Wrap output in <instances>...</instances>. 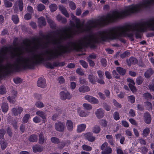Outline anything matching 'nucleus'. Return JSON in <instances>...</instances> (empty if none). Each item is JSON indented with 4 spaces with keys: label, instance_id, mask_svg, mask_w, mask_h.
Instances as JSON below:
<instances>
[{
    "label": "nucleus",
    "instance_id": "f257e3e1",
    "mask_svg": "<svg viewBox=\"0 0 154 154\" xmlns=\"http://www.w3.org/2000/svg\"><path fill=\"white\" fill-rule=\"evenodd\" d=\"M23 43L28 48V51L30 54L28 56L24 57L21 56V53H17L13 63H8L5 66H0V77L2 73L8 74L22 69L33 68V45L31 46V43L28 40L24 41Z\"/></svg>",
    "mask_w": 154,
    "mask_h": 154
},
{
    "label": "nucleus",
    "instance_id": "f03ea898",
    "mask_svg": "<svg viewBox=\"0 0 154 154\" xmlns=\"http://www.w3.org/2000/svg\"><path fill=\"white\" fill-rule=\"evenodd\" d=\"M154 3V0H143L138 4L134 5V13L138 12L143 8L148 7Z\"/></svg>",
    "mask_w": 154,
    "mask_h": 154
},
{
    "label": "nucleus",
    "instance_id": "7ed1b4c3",
    "mask_svg": "<svg viewBox=\"0 0 154 154\" xmlns=\"http://www.w3.org/2000/svg\"><path fill=\"white\" fill-rule=\"evenodd\" d=\"M64 62H54L52 64L49 62H47L45 64L47 67L51 69H54L55 67L63 66L65 65Z\"/></svg>",
    "mask_w": 154,
    "mask_h": 154
},
{
    "label": "nucleus",
    "instance_id": "20e7f679",
    "mask_svg": "<svg viewBox=\"0 0 154 154\" xmlns=\"http://www.w3.org/2000/svg\"><path fill=\"white\" fill-rule=\"evenodd\" d=\"M100 149L102 150V154H109L112 152V149L109 147L108 146V143L105 142L101 146Z\"/></svg>",
    "mask_w": 154,
    "mask_h": 154
},
{
    "label": "nucleus",
    "instance_id": "39448f33",
    "mask_svg": "<svg viewBox=\"0 0 154 154\" xmlns=\"http://www.w3.org/2000/svg\"><path fill=\"white\" fill-rule=\"evenodd\" d=\"M54 126L56 130L60 132H63L66 128L65 124L61 122L56 123Z\"/></svg>",
    "mask_w": 154,
    "mask_h": 154
},
{
    "label": "nucleus",
    "instance_id": "423d86ee",
    "mask_svg": "<svg viewBox=\"0 0 154 154\" xmlns=\"http://www.w3.org/2000/svg\"><path fill=\"white\" fill-rule=\"evenodd\" d=\"M60 97L61 99L65 100L66 99H70L72 97V96L69 92H65L62 91L60 93Z\"/></svg>",
    "mask_w": 154,
    "mask_h": 154
},
{
    "label": "nucleus",
    "instance_id": "0eeeda50",
    "mask_svg": "<svg viewBox=\"0 0 154 154\" xmlns=\"http://www.w3.org/2000/svg\"><path fill=\"white\" fill-rule=\"evenodd\" d=\"M47 138L45 137L44 134L41 132L38 135V143L39 144L43 145L46 143Z\"/></svg>",
    "mask_w": 154,
    "mask_h": 154
},
{
    "label": "nucleus",
    "instance_id": "6e6552de",
    "mask_svg": "<svg viewBox=\"0 0 154 154\" xmlns=\"http://www.w3.org/2000/svg\"><path fill=\"white\" fill-rule=\"evenodd\" d=\"M85 98L86 100L93 104H97L99 103L98 100L97 99L89 95L85 96Z\"/></svg>",
    "mask_w": 154,
    "mask_h": 154
},
{
    "label": "nucleus",
    "instance_id": "1a4fd4ad",
    "mask_svg": "<svg viewBox=\"0 0 154 154\" xmlns=\"http://www.w3.org/2000/svg\"><path fill=\"white\" fill-rule=\"evenodd\" d=\"M37 86L41 88H45L46 86V81L44 78H40L37 82Z\"/></svg>",
    "mask_w": 154,
    "mask_h": 154
},
{
    "label": "nucleus",
    "instance_id": "9d476101",
    "mask_svg": "<svg viewBox=\"0 0 154 154\" xmlns=\"http://www.w3.org/2000/svg\"><path fill=\"white\" fill-rule=\"evenodd\" d=\"M36 114L40 116L42 119L43 123H45L47 121V115L43 112L42 111H38L36 112Z\"/></svg>",
    "mask_w": 154,
    "mask_h": 154
},
{
    "label": "nucleus",
    "instance_id": "9b49d317",
    "mask_svg": "<svg viewBox=\"0 0 154 154\" xmlns=\"http://www.w3.org/2000/svg\"><path fill=\"white\" fill-rule=\"evenodd\" d=\"M104 112L102 109L100 108L97 110L95 114L98 119H101L104 116Z\"/></svg>",
    "mask_w": 154,
    "mask_h": 154
},
{
    "label": "nucleus",
    "instance_id": "f8f14e48",
    "mask_svg": "<svg viewBox=\"0 0 154 154\" xmlns=\"http://www.w3.org/2000/svg\"><path fill=\"white\" fill-rule=\"evenodd\" d=\"M85 136L88 141L91 142H94L95 139V137L93 136V134L91 132L86 133Z\"/></svg>",
    "mask_w": 154,
    "mask_h": 154
},
{
    "label": "nucleus",
    "instance_id": "ddd939ff",
    "mask_svg": "<svg viewBox=\"0 0 154 154\" xmlns=\"http://www.w3.org/2000/svg\"><path fill=\"white\" fill-rule=\"evenodd\" d=\"M144 121L147 124H150L151 121V118L150 115L148 112H146L144 114Z\"/></svg>",
    "mask_w": 154,
    "mask_h": 154
},
{
    "label": "nucleus",
    "instance_id": "4468645a",
    "mask_svg": "<svg viewBox=\"0 0 154 154\" xmlns=\"http://www.w3.org/2000/svg\"><path fill=\"white\" fill-rule=\"evenodd\" d=\"M67 130L69 132L72 131L73 128V124L72 121L67 120L66 122Z\"/></svg>",
    "mask_w": 154,
    "mask_h": 154
},
{
    "label": "nucleus",
    "instance_id": "2eb2a0df",
    "mask_svg": "<svg viewBox=\"0 0 154 154\" xmlns=\"http://www.w3.org/2000/svg\"><path fill=\"white\" fill-rule=\"evenodd\" d=\"M23 110V109L20 107H18L17 109L13 108L12 109V112L14 116H17L21 114Z\"/></svg>",
    "mask_w": 154,
    "mask_h": 154
},
{
    "label": "nucleus",
    "instance_id": "dca6fc26",
    "mask_svg": "<svg viewBox=\"0 0 154 154\" xmlns=\"http://www.w3.org/2000/svg\"><path fill=\"white\" fill-rule=\"evenodd\" d=\"M33 151L34 152H41L43 150V147L38 144H36L32 147Z\"/></svg>",
    "mask_w": 154,
    "mask_h": 154
},
{
    "label": "nucleus",
    "instance_id": "f3484780",
    "mask_svg": "<svg viewBox=\"0 0 154 154\" xmlns=\"http://www.w3.org/2000/svg\"><path fill=\"white\" fill-rule=\"evenodd\" d=\"M126 61L129 66H130L131 64H135L137 62V60L134 57H131L129 60L127 59Z\"/></svg>",
    "mask_w": 154,
    "mask_h": 154
},
{
    "label": "nucleus",
    "instance_id": "a211bd4d",
    "mask_svg": "<svg viewBox=\"0 0 154 154\" xmlns=\"http://www.w3.org/2000/svg\"><path fill=\"white\" fill-rule=\"evenodd\" d=\"M38 26L40 27H42L46 25V22L44 17H40L38 19Z\"/></svg>",
    "mask_w": 154,
    "mask_h": 154
},
{
    "label": "nucleus",
    "instance_id": "6ab92c4d",
    "mask_svg": "<svg viewBox=\"0 0 154 154\" xmlns=\"http://www.w3.org/2000/svg\"><path fill=\"white\" fill-rule=\"evenodd\" d=\"M59 9L60 11L66 17H69V15L68 13L66 8L63 6H59Z\"/></svg>",
    "mask_w": 154,
    "mask_h": 154
},
{
    "label": "nucleus",
    "instance_id": "aec40b11",
    "mask_svg": "<svg viewBox=\"0 0 154 154\" xmlns=\"http://www.w3.org/2000/svg\"><path fill=\"white\" fill-rule=\"evenodd\" d=\"M79 91L81 93H85L90 90L89 87L87 85H82L80 86L79 89Z\"/></svg>",
    "mask_w": 154,
    "mask_h": 154
},
{
    "label": "nucleus",
    "instance_id": "412c9836",
    "mask_svg": "<svg viewBox=\"0 0 154 154\" xmlns=\"http://www.w3.org/2000/svg\"><path fill=\"white\" fill-rule=\"evenodd\" d=\"M153 73V70L151 68H149L145 72L144 75L146 78H148L150 77Z\"/></svg>",
    "mask_w": 154,
    "mask_h": 154
},
{
    "label": "nucleus",
    "instance_id": "4be33fe9",
    "mask_svg": "<svg viewBox=\"0 0 154 154\" xmlns=\"http://www.w3.org/2000/svg\"><path fill=\"white\" fill-rule=\"evenodd\" d=\"M38 140V137L36 134H33L30 135L28 138V140L30 142H36Z\"/></svg>",
    "mask_w": 154,
    "mask_h": 154
},
{
    "label": "nucleus",
    "instance_id": "5701e85b",
    "mask_svg": "<svg viewBox=\"0 0 154 154\" xmlns=\"http://www.w3.org/2000/svg\"><path fill=\"white\" fill-rule=\"evenodd\" d=\"M143 98L147 100H149L152 99V96L151 94L148 92L146 93L143 94Z\"/></svg>",
    "mask_w": 154,
    "mask_h": 154
},
{
    "label": "nucleus",
    "instance_id": "b1692460",
    "mask_svg": "<svg viewBox=\"0 0 154 154\" xmlns=\"http://www.w3.org/2000/svg\"><path fill=\"white\" fill-rule=\"evenodd\" d=\"M101 131L100 127L98 125L94 126L92 128V131L95 134H98L100 133Z\"/></svg>",
    "mask_w": 154,
    "mask_h": 154
},
{
    "label": "nucleus",
    "instance_id": "393cba45",
    "mask_svg": "<svg viewBox=\"0 0 154 154\" xmlns=\"http://www.w3.org/2000/svg\"><path fill=\"white\" fill-rule=\"evenodd\" d=\"M58 21L63 23H65L67 22L66 19L65 17H63L61 15L59 14L57 16Z\"/></svg>",
    "mask_w": 154,
    "mask_h": 154
},
{
    "label": "nucleus",
    "instance_id": "a878e982",
    "mask_svg": "<svg viewBox=\"0 0 154 154\" xmlns=\"http://www.w3.org/2000/svg\"><path fill=\"white\" fill-rule=\"evenodd\" d=\"M86 125L85 124H82L78 126L77 131L81 132L84 131L86 128Z\"/></svg>",
    "mask_w": 154,
    "mask_h": 154
},
{
    "label": "nucleus",
    "instance_id": "bb28decb",
    "mask_svg": "<svg viewBox=\"0 0 154 154\" xmlns=\"http://www.w3.org/2000/svg\"><path fill=\"white\" fill-rule=\"evenodd\" d=\"M0 144L1 148L3 150L5 149L7 146V143L4 139H2L0 140Z\"/></svg>",
    "mask_w": 154,
    "mask_h": 154
},
{
    "label": "nucleus",
    "instance_id": "cd10ccee",
    "mask_svg": "<svg viewBox=\"0 0 154 154\" xmlns=\"http://www.w3.org/2000/svg\"><path fill=\"white\" fill-rule=\"evenodd\" d=\"M8 51V48L7 47L5 48L4 50H2L1 53V60L2 61L4 58L3 56H5L7 55Z\"/></svg>",
    "mask_w": 154,
    "mask_h": 154
},
{
    "label": "nucleus",
    "instance_id": "c85d7f7f",
    "mask_svg": "<svg viewBox=\"0 0 154 154\" xmlns=\"http://www.w3.org/2000/svg\"><path fill=\"white\" fill-rule=\"evenodd\" d=\"M116 70L121 75H124L126 73L125 69L120 67H117Z\"/></svg>",
    "mask_w": 154,
    "mask_h": 154
},
{
    "label": "nucleus",
    "instance_id": "c756f323",
    "mask_svg": "<svg viewBox=\"0 0 154 154\" xmlns=\"http://www.w3.org/2000/svg\"><path fill=\"white\" fill-rule=\"evenodd\" d=\"M88 79L90 82L93 84H94L96 83L95 76L93 74H90L88 75Z\"/></svg>",
    "mask_w": 154,
    "mask_h": 154
},
{
    "label": "nucleus",
    "instance_id": "7c9ffc66",
    "mask_svg": "<svg viewBox=\"0 0 154 154\" xmlns=\"http://www.w3.org/2000/svg\"><path fill=\"white\" fill-rule=\"evenodd\" d=\"M8 103L4 102L2 106V111L4 112H6L8 110Z\"/></svg>",
    "mask_w": 154,
    "mask_h": 154
},
{
    "label": "nucleus",
    "instance_id": "2f4dec72",
    "mask_svg": "<svg viewBox=\"0 0 154 154\" xmlns=\"http://www.w3.org/2000/svg\"><path fill=\"white\" fill-rule=\"evenodd\" d=\"M49 8L52 12L55 11L57 8V5L55 4H52L49 5Z\"/></svg>",
    "mask_w": 154,
    "mask_h": 154
},
{
    "label": "nucleus",
    "instance_id": "473e14b6",
    "mask_svg": "<svg viewBox=\"0 0 154 154\" xmlns=\"http://www.w3.org/2000/svg\"><path fill=\"white\" fill-rule=\"evenodd\" d=\"M106 138L108 140L109 143L112 146L114 145L113 138L112 136L110 135H107L106 136Z\"/></svg>",
    "mask_w": 154,
    "mask_h": 154
},
{
    "label": "nucleus",
    "instance_id": "72a5a7b5",
    "mask_svg": "<svg viewBox=\"0 0 154 154\" xmlns=\"http://www.w3.org/2000/svg\"><path fill=\"white\" fill-rule=\"evenodd\" d=\"M51 141L55 144H57L60 143V141L59 138L56 137H52L51 139Z\"/></svg>",
    "mask_w": 154,
    "mask_h": 154
},
{
    "label": "nucleus",
    "instance_id": "f704fd0d",
    "mask_svg": "<svg viewBox=\"0 0 154 154\" xmlns=\"http://www.w3.org/2000/svg\"><path fill=\"white\" fill-rule=\"evenodd\" d=\"M4 5L6 8H11L13 5L12 3L8 0H4Z\"/></svg>",
    "mask_w": 154,
    "mask_h": 154
},
{
    "label": "nucleus",
    "instance_id": "c9c22d12",
    "mask_svg": "<svg viewBox=\"0 0 154 154\" xmlns=\"http://www.w3.org/2000/svg\"><path fill=\"white\" fill-rule=\"evenodd\" d=\"M68 2L70 8L72 10H75L76 8V6L75 3L71 1H68Z\"/></svg>",
    "mask_w": 154,
    "mask_h": 154
},
{
    "label": "nucleus",
    "instance_id": "e433bc0d",
    "mask_svg": "<svg viewBox=\"0 0 154 154\" xmlns=\"http://www.w3.org/2000/svg\"><path fill=\"white\" fill-rule=\"evenodd\" d=\"M17 3L18 5L20 11H22L23 10V0H18L17 1Z\"/></svg>",
    "mask_w": 154,
    "mask_h": 154
},
{
    "label": "nucleus",
    "instance_id": "4c0bfd02",
    "mask_svg": "<svg viewBox=\"0 0 154 154\" xmlns=\"http://www.w3.org/2000/svg\"><path fill=\"white\" fill-rule=\"evenodd\" d=\"M29 117V114H26L24 116L23 119V123L24 124L26 123L28 121Z\"/></svg>",
    "mask_w": 154,
    "mask_h": 154
},
{
    "label": "nucleus",
    "instance_id": "58836bf2",
    "mask_svg": "<svg viewBox=\"0 0 154 154\" xmlns=\"http://www.w3.org/2000/svg\"><path fill=\"white\" fill-rule=\"evenodd\" d=\"M12 20L15 24H17L19 22V19L17 15H13L12 16Z\"/></svg>",
    "mask_w": 154,
    "mask_h": 154
},
{
    "label": "nucleus",
    "instance_id": "ea45409f",
    "mask_svg": "<svg viewBox=\"0 0 154 154\" xmlns=\"http://www.w3.org/2000/svg\"><path fill=\"white\" fill-rule=\"evenodd\" d=\"M37 9L39 11H42L45 8V6L42 4H39L38 5Z\"/></svg>",
    "mask_w": 154,
    "mask_h": 154
},
{
    "label": "nucleus",
    "instance_id": "a19ab883",
    "mask_svg": "<svg viewBox=\"0 0 154 154\" xmlns=\"http://www.w3.org/2000/svg\"><path fill=\"white\" fill-rule=\"evenodd\" d=\"M130 54V53L129 52L126 51L124 53L121 54L120 56L121 58L123 59L124 58L129 56Z\"/></svg>",
    "mask_w": 154,
    "mask_h": 154
},
{
    "label": "nucleus",
    "instance_id": "79ce46f5",
    "mask_svg": "<svg viewBox=\"0 0 154 154\" xmlns=\"http://www.w3.org/2000/svg\"><path fill=\"white\" fill-rule=\"evenodd\" d=\"M82 148L84 150L88 151H90L92 149V148L91 147L86 145H83Z\"/></svg>",
    "mask_w": 154,
    "mask_h": 154
},
{
    "label": "nucleus",
    "instance_id": "37998d69",
    "mask_svg": "<svg viewBox=\"0 0 154 154\" xmlns=\"http://www.w3.org/2000/svg\"><path fill=\"white\" fill-rule=\"evenodd\" d=\"M150 130L148 128H146L143 131V137H146L149 134Z\"/></svg>",
    "mask_w": 154,
    "mask_h": 154
},
{
    "label": "nucleus",
    "instance_id": "c03bdc74",
    "mask_svg": "<svg viewBox=\"0 0 154 154\" xmlns=\"http://www.w3.org/2000/svg\"><path fill=\"white\" fill-rule=\"evenodd\" d=\"M145 106L148 108V110H151L152 109V103L148 101L144 103Z\"/></svg>",
    "mask_w": 154,
    "mask_h": 154
},
{
    "label": "nucleus",
    "instance_id": "a18cd8bd",
    "mask_svg": "<svg viewBox=\"0 0 154 154\" xmlns=\"http://www.w3.org/2000/svg\"><path fill=\"white\" fill-rule=\"evenodd\" d=\"M135 85V84H134L132 83H129L128 84L130 88L133 92H134L136 91V88L134 86Z\"/></svg>",
    "mask_w": 154,
    "mask_h": 154
},
{
    "label": "nucleus",
    "instance_id": "49530a36",
    "mask_svg": "<svg viewBox=\"0 0 154 154\" xmlns=\"http://www.w3.org/2000/svg\"><path fill=\"white\" fill-rule=\"evenodd\" d=\"M5 130L4 129H0V140L2 139H4V136L5 133Z\"/></svg>",
    "mask_w": 154,
    "mask_h": 154
},
{
    "label": "nucleus",
    "instance_id": "de8ad7c7",
    "mask_svg": "<svg viewBox=\"0 0 154 154\" xmlns=\"http://www.w3.org/2000/svg\"><path fill=\"white\" fill-rule=\"evenodd\" d=\"M47 20L48 23L49 24L51 27L54 28L55 27V24L52 20L49 18H48Z\"/></svg>",
    "mask_w": 154,
    "mask_h": 154
},
{
    "label": "nucleus",
    "instance_id": "09e8293b",
    "mask_svg": "<svg viewBox=\"0 0 154 154\" xmlns=\"http://www.w3.org/2000/svg\"><path fill=\"white\" fill-rule=\"evenodd\" d=\"M143 78L140 76L139 77L136 79V83L138 85L142 84L143 81Z\"/></svg>",
    "mask_w": 154,
    "mask_h": 154
},
{
    "label": "nucleus",
    "instance_id": "8fccbe9b",
    "mask_svg": "<svg viewBox=\"0 0 154 154\" xmlns=\"http://www.w3.org/2000/svg\"><path fill=\"white\" fill-rule=\"evenodd\" d=\"M79 63L84 68H87L88 67V64L85 61L83 60H80Z\"/></svg>",
    "mask_w": 154,
    "mask_h": 154
},
{
    "label": "nucleus",
    "instance_id": "3c124183",
    "mask_svg": "<svg viewBox=\"0 0 154 154\" xmlns=\"http://www.w3.org/2000/svg\"><path fill=\"white\" fill-rule=\"evenodd\" d=\"M83 106L87 110H89L92 109V106L90 104L85 103L83 104Z\"/></svg>",
    "mask_w": 154,
    "mask_h": 154
},
{
    "label": "nucleus",
    "instance_id": "603ef678",
    "mask_svg": "<svg viewBox=\"0 0 154 154\" xmlns=\"http://www.w3.org/2000/svg\"><path fill=\"white\" fill-rule=\"evenodd\" d=\"M35 106L38 108H42L44 107V105L43 103L40 101L37 102L35 103Z\"/></svg>",
    "mask_w": 154,
    "mask_h": 154
},
{
    "label": "nucleus",
    "instance_id": "864d4df0",
    "mask_svg": "<svg viewBox=\"0 0 154 154\" xmlns=\"http://www.w3.org/2000/svg\"><path fill=\"white\" fill-rule=\"evenodd\" d=\"M113 117L115 120H119V113L117 112H115L113 114Z\"/></svg>",
    "mask_w": 154,
    "mask_h": 154
},
{
    "label": "nucleus",
    "instance_id": "5fc2aeb1",
    "mask_svg": "<svg viewBox=\"0 0 154 154\" xmlns=\"http://www.w3.org/2000/svg\"><path fill=\"white\" fill-rule=\"evenodd\" d=\"M14 81L16 84H17L21 83L22 80L19 78H17L14 79Z\"/></svg>",
    "mask_w": 154,
    "mask_h": 154
},
{
    "label": "nucleus",
    "instance_id": "6e6d98bb",
    "mask_svg": "<svg viewBox=\"0 0 154 154\" xmlns=\"http://www.w3.org/2000/svg\"><path fill=\"white\" fill-rule=\"evenodd\" d=\"M101 62L102 64V65L104 67H105L106 65V60L104 58H102L101 60Z\"/></svg>",
    "mask_w": 154,
    "mask_h": 154
},
{
    "label": "nucleus",
    "instance_id": "4d7b16f0",
    "mask_svg": "<svg viewBox=\"0 0 154 154\" xmlns=\"http://www.w3.org/2000/svg\"><path fill=\"white\" fill-rule=\"evenodd\" d=\"M14 98H15L14 97H11V96H9L8 97L7 99L10 103H14L15 101Z\"/></svg>",
    "mask_w": 154,
    "mask_h": 154
},
{
    "label": "nucleus",
    "instance_id": "13d9d810",
    "mask_svg": "<svg viewBox=\"0 0 154 154\" xmlns=\"http://www.w3.org/2000/svg\"><path fill=\"white\" fill-rule=\"evenodd\" d=\"M78 112L80 116L81 117H85L87 115L86 113L82 110H79Z\"/></svg>",
    "mask_w": 154,
    "mask_h": 154
},
{
    "label": "nucleus",
    "instance_id": "bf43d9fd",
    "mask_svg": "<svg viewBox=\"0 0 154 154\" xmlns=\"http://www.w3.org/2000/svg\"><path fill=\"white\" fill-rule=\"evenodd\" d=\"M5 93V87L3 86H1L0 88V94H4Z\"/></svg>",
    "mask_w": 154,
    "mask_h": 154
},
{
    "label": "nucleus",
    "instance_id": "052dcab7",
    "mask_svg": "<svg viewBox=\"0 0 154 154\" xmlns=\"http://www.w3.org/2000/svg\"><path fill=\"white\" fill-rule=\"evenodd\" d=\"M103 78H99V79L97 78V82L101 84H105V82L103 80Z\"/></svg>",
    "mask_w": 154,
    "mask_h": 154
},
{
    "label": "nucleus",
    "instance_id": "680f3d73",
    "mask_svg": "<svg viewBox=\"0 0 154 154\" xmlns=\"http://www.w3.org/2000/svg\"><path fill=\"white\" fill-rule=\"evenodd\" d=\"M112 73L114 77L116 78L117 79H118L119 78V75L115 70H113L112 71Z\"/></svg>",
    "mask_w": 154,
    "mask_h": 154
},
{
    "label": "nucleus",
    "instance_id": "e2e57ef3",
    "mask_svg": "<svg viewBox=\"0 0 154 154\" xmlns=\"http://www.w3.org/2000/svg\"><path fill=\"white\" fill-rule=\"evenodd\" d=\"M96 57L95 54H91L89 55V56L87 57V60H91V59H95Z\"/></svg>",
    "mask_w": 154,
    "mask_h": 154
},
{
    "label": "nucleus",
    "instance_id": "0e129e2a",
    "mask_svg": "<svg viewBox=\"0 0 154 154\" xmlns=\"http://www.w3.org/2000/svg\"><path fill=\"white\" fill-rule=\"evenodd\" d=\"M97 73L100 78H103V73L100 70H98L97 72Z\"/></svg>",
    "mask_w": 154,
    "mask_h": 154
},
{
    "label": "nucleus",
    "instance_id": "69168bd1",
    "mask_svg": "<svg viewBox=\"0 0 154 154\" xmlns=\"http://www.w3.org/2000/svg\"><path fill=\"white\" fill-rule=\"evenodd\" d=\"M33 121L36 123H38L41 121V119L38 117L36 116L33 119Z\"/></svg>",
    "mask_w": 154,
    "mask_h": 154
},
{
    "label": "nucleus",
    "instance_id": "338daca9",
    "mask_svg": "<svg viewBox=\"0 0 154 154\" xmlns=\"http://www.w3.org/2000/svg\"><path fill=\"white\" fill-rule=\"evenodd\" d=\"M58 80L59 81V82L60 84H63L65 82L64 79L62 76L59 77L58 79Z\"/></svg>",
    "mask_w": 154,
    "mask_h": 154
},
{
    "label": "nucleus",
    "instance_id": "774afa93",
    "mask_svg": "<svg viewBox=\"0 0 154 154\" xmlns=\"http://www.w3.org/2000/svg\"><path fill=\"white\" fill-rule=\"evenodd\" d=\"M103 106L104 109L107 111H109L110 109V107L106 103H103Z\"/></svg>",
    "mask_w": 154,
    "mask_h": 154
}]
</instances>
